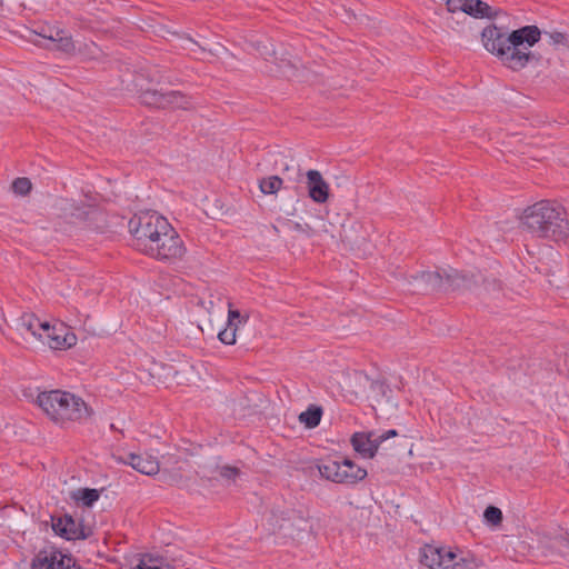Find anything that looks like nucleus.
<instances>
[{
  "mask_svg": "<svg viewBox=\"0 0 569 569\" xmlns=\"http://www.w3.org/2000/svg\"><path fill=\"white\" fill-rule=\"evenodd\" d=\"M133 246L142 253L158 260H176L186 248L174 228L156 211L136 213L128 222Z\"/></svg>",
  "mask_w": 569,
  "mask_h": 569,
  "instance_id": "1",
  "label": "nucleus"
},
{
  "mask_svg": "<svg viewBox=\"0 0 569 569\" xmlns=\"http://www.w3.org/2000/svg\"><path fill=\"white\" fill-rule=\"evenodd\" d=\"M481 38L489 52L499 57L509 69L519 71L536 60L529 49L539 42L541 31L537 26H525L507 34L503 28L492 24L482 30Z\"/></svg>",
  "mask_w": 569,
  "mask_h": 569,
  "instance_id": "2",
  "label": "nucleus"
},
{
  "mask_svg": "<svg viewBox=\"0 0 569 569\" xmlns=\"http://www.w3.org/2000/svg\"><path fill=\"white\" fill-rule=\"evenodd\" d=\"M521 224L533 237L553 242L569 238V220L563 206L551 200H540L527 207Z\"/></svg>",
  "mask_w": 569,
  "mask_h": 569,
  "instance_id": "3",
  "label": "nucleus"
},
{
  "mask_svg": "<svg viewBox=\"0 0 569 569\" xmlns=\"http://www.w3.org/2000/svg\"><path fill=\"white\" fill-rule=\"evenodd\" d=\"M37 403L53 422L61 426L69 421H82L91 415V409L80 397L58 389L40 392Z\"/></svg>",
  "mask_w": 569,
  "mask_h": 569,
  "instance_id": "4",
  "label": "nucleus"
},
{
  "mask_svg": "<svg viewBox=\"0 0 569 569\" xmlns=\"http://www.w3.org/2000/svg\"><path fill=\"white\" fill-rule=\"evenodd\" d=\"M420 562L430 569H473L481 565V561L470 552H456L450 548L433 545L421 548Z\"/></svg>",
  "mask_w": 569,
  "mask_h": 569,
  "instance_id": "5",
  "label": "nucleus"
},
{
  "mask_svg": "<svg viewBox=\"0 0 569 569\" xmlns=\"http://www.w3.org/2000/svg\"><path fill=\"white\" fill-rule=\"evenodd\" d=\"M51 527L56 535L66 540H84L91 535L90 528L69 513L51 516Z\"/></svg>",
  "mask_w": 569,
  "mask_h": 569,
  "instance_id": "6",
  "label": "nucleus"
},
{
  "mask_svg": "<svg viewBox=\"0 0 569 569\" xmlns=\"http://www.w3.org/2000/svg\"><path fill=\"white\" fill-rule=\"evenodd\" d=\"M410 291L412 293L428 295L443 289L442 269L436 271H420L410 276Z\"/></svg>",
  "mask_w": 569,
  "mask_h": 569,
  "instance_id": "7",
  "label": "nucleus"
},
{
  "mask_svg": "<svg viewBox=\"0 0 569 569\" xmlns=\"http://www.w3.org/2000/svg\"><path fill=\"white\" fill-rule=\"evenodd\" d=\"M539 548L545 557L552 560L563 559L569 563V537L568 533L543 536L539 540Z\"/></svg>",
  "mask_w": 569,
  "mask_h": 569,
  "instance_id": "8",
  "label": "nucleus"
},
{
  "mask_svg": "<svg viewBox=\"0 0 569 569\" xmlns=\"http://www.w3.org/2000/svg\"><path fill=\"white\" fill-rule=\"evenodd\" d=\"M306 187L309 198L319 204L328 201L330 188L320 171L311 169L306 172Z\"/></svg>",
  "mask_w": 569,
  "mask_h": 569,
  "instance_id": "9",
  "label": "nucleus"
},
{
  "mask_svg": "<svg viewBox=\"0 0 569 569\" xmlns=\"http://www.w3.org/2000/svg\"><path fill=\"white\" fill-rule=\"evenodd\" d=\"M118 461L131 466L134 470L147 476H153L160 470V462L152 456L127 452L118 457Z\"/></svg>",
  "mask_w": 569,
  "mask_h": 569,
  "instance_id": "10",
  "label": "nucleus"
},
{
  "mask_svg": "<svg viewBox=\"0 0 569 569\" xmlns=\"http://www.w3.org/2000/svg\"><path fill=\"white\" fill-rule=\"evenodd\" d=\"M443 289L442 291H456L470 289L477 283L473 274H469L451 267L442 269Z\"/></svg>",
  "mask_w": 569,
  "mask_h": 569,
  "instance_id": "11",
  "label": "nucleus"
},
{
  "mask_svg": "<svg viewBox=\"0 0 569 569\" xmlns=\"http://www.w3.org/2000/svg\"><path fill=\"white\" fill-rule=\"evenodd\" d=\"M309 519L308 512L303 510L287 509V517L283 518L287 527H283V535L295 538L300 532L307 531L310 528Z\"/></svg>",
  "mask_w": 569,
  "mask_h": 569,
  "instance_id": "12",
  "label": "nucleus"
},
{
  "mask_svg": "<svg viewBox=\"0 0 569 569\" xmlns=\"http://www.w3.org/2000/svg\"><path fill=\"white\" fill-rule=\"evenodd\" d=\"M351 445L363 458H373L378 451L379 442L373 432H356L351 437Z\"/></svg>",
  "mask_w": 569,
  "mask_h": 569,
  "instance_id": "13",
  "label": "nucleus"
},
{
  "mask_svg": "<svg viewBox=\"0 0 569 569\" xmlns=\"http://www.w3.org/2000/svg\"><path fill=\"white\" fill-rule=\"evenodd\" d=\"M44 341L51 349L61 350L74 346L77 338L74 333L69 332L67 328L60 325L59 327L54 326V333L47 335Z\"/></svg>",
  "mask_w": 569,
  "mask_h": 569,
  "instance_id": "14",
  "label": "nucleus"
},
{
  "mask_svg": "<svg viewBox=\"0 0 569 569\" xmlns=\"http://www.w3.org/2000/svg\"><path fill=\"white\" fill-rule=\"evenodd\" d=\"M341 483L356 485L367 477V470L357 466L352 460L343 458L341 460Z\"/></svg>",
  "mask_w": 569,
  "mask_h": 569,
  "instance_id": "15",
  "label": "nucleus"
},
{
  "mask_svg": "<svg viewBox=\"0 0 569 569\" xmlns=\"http://www.w3.org/2000/svg\"><path fill=\"white\" fill-rule=\"evenodd\" d=\"M463 12L476 19H491L498 14V10L481 0H467Z\"/></svg>",
  "mask_w": 569,
  "mask_h": 569,
  "instance_id": "16",
  "label": "nucleus"
},
{
  "mask_svg": "<svg viewBox=\"0 0 569 569\" xmlns=\"http://www.w3.org/2000/svg\"><path fill=\"white\" fill-rule=\"evenodd\" d=\"M192 106L191 97L178 90H170L163 92V109L177 108V109H190Z\"/></svg>",
  "mask_w": 569,
  "mask_h": 569,
  "instance_id": "17",
  "label": "nucleus"
},
{
  "mask_svg": "<svg viewBox=\"0 0 569 569\" xmlns=\"http://www.w3.org/2000/svg\"><path fill=\"white\" fill-rule=\"evenodd\" d=\"M92 204L83 203V202H69L63 208L64 216L69 217L71 222L84 224L86 220L89 217V209H91Z\"/></svg>",
  "mask_w": 569,
  "mask_h": 569,
  "instance_id": "18",
  "label": "nucleus"
},
{
  "mask_svg": "<svg viewBox=\"0 0 569 569\" xmlns=\"http://www.w3.org/2000/svg\"><path fill=\"white\" fill-rule=\"evenodd\" d=\"M83 226L91 231L104 232L108 227L106 212L97 206H91L89 217Z\"/></svg>",
  "mask_w": 569,
  "mask_h": 569,
  "instance_id": "19",
  "label": "nucleus"
},
{
  "mask_svg": "<svg viewBox=\"0 0 569 569\" xmlns=\"http://www.w3.org/2000/svg\"><path fill=\"white\" fill-rule=\"evenodd\" d=\"M322 478L332 482L341 483V460L327 459L318 465Z\"/></svg>",
  "mask_w": 569,
  "mask_h": 569,
  "instance_id": "20",
  "label": "nucleus"
},
{
  "mask_svg": "<svg viewBox=\"0 0 569 569\" xmlns=\"http://www.w3.org/2000/svg\"><path fill=\"white\" fill-rule=\"evenodd\" d=\"M323 410L320 406L310 405L306 411L299 415V421L308 429L319 426Z\"/></svg>",
  "mask_w": 569,
  "mask_h": 569,
  "instance_id": "21",
  "label": "nucleus"
},
{
  "mask_svg": "<svg viewBox=\"0 0 569 569\" xmlns=\"http://www.w3.org/2000/svg\"><path fill=\"white\" fill-rule=\"evenodd\" d=\"M287 517V509L286 510H279V509H272L268 513L266 518V526L267 530H269L271 533L282 532L283 533V527H287V523L283 521V518Z\"/></svg>",
  "mask_w": 569,
  "mask_h": 569,
  "instance_id": "22",
  "label": "nucleus"
},
{
  "mask_svg": "<svg viewBox=\"0 0 569 569\" xmlns=\"http://www.w3.org/2000/svg\"><path fill=\"white\" fill-rule=\"evenodd\" d=\"M40 319L33 313H24L19 319V330H26L38 339H42L43 335L39 332Z\"/></svg>",
  "mask_w": 569,
  "mask_h": 569,
  "instance_id": "23",
  "label": "nucleus"
},
{
  "mask_svg": "<svg viewBox=\"0 0 569 569\" xmlns=\"http://www.w3.org/2000/svg\"><path fill=\"white\" fill-rule=\"evenodd\" d=\"M140 100L148 107L163 109V91L147 89L140 93Z\"/></svg>",
  "mask_w": 569,
  "mask_h": 569,
  "instance_id": "24",
  "label": "nucleus"
},
{
  "mask_svg": "<svg viewBox=\"0 0 569 569\" xmlns=\"http://www.w3.org/2000/svg\"><path fill=\"white\" fill-rule=\"evenodd\" d=\"M283 180L278 176H270L259 181V188L264 194H274L280 190Z\"/></svg>",
  "mask_w": 569,
  "mask_h": 569,
  "instance_id": "25",
  "label": "nucleus"
},
{
  "mask_svg": "<svg viewBox=\"0 0 569 569\" xmlns=\"http://www.w3.org/2000/svg\"><path fill=\"white\" fill-rule=\"evenodd\" d=\"M73 498L86 507H91L100 498V491L91 488L79 489Z\"/></svg>",
  "mask_w": 569,
  "mask_h": 569,
  "instance_id": "26",
  "label": "nucleus"
},
{
  "mask_svg": "<svg viewBox=\"0 0 569 569\" xmlns=\"http://www.w3.org/2000/svg\"><path fill=\"white\" fill-rule=\"evenodd\" d=\"M483 518L492 526H499L503 520L502 511L496 506H488L485 509Z\"/></svg>",
  "mask_w": 569,
  "mask_h": 569,
  "instance_id": "27",
  "label": "nucleus"
},
{
  "mask_svg": "<svg viewBox=\"0 0 569 569\" xmlns=\"http://www.w3.org/2000/svg\"><path fill=\"white\" fill-rule=\"evenodd\" d=\"M249 319V316H242L239 310L232 308V303L228 302V323L229 326L238 325V327L242 323H246Z\"/></svg>",
  "mask_w": 569,
  "mask_h": 569,
  "instance_id": "28",
  "label": "nucleus"
},
{
  "mask_svg": "<svg viewBox=\"0 0 569 569\" xmlns=\"http://www.w3.org/2000/svg\"><path fill=\"white\" fill-rule=\"evenodd\" d=\"M238 325L229 326L218 333L219 340L224 345H234L237 337Z\"/></svg>",
  "mask_w": 569,
  "mask_h": 569,
  "instance_id": "29",
  "label": "nucleus"
},
{
  "mask_svg": "<svg viewBox=\"0 0 569 569\" xmlns=\"http://www.w3.org/2000/svg\"><path fill=\"white\" fill-rule=\"evenodd\" d=\"M54 47L58 50L68 54L73 53L76 51L74 41L72 40V37L69 33H67L62 38H59L58 41L54 43Z\"/></svg>",
  "mask_w": 569,
  "mask_h": 569,
  "instance_id": "30",
  "label": "nucleus"
},
{
  "mask_svg": "<svg viewBox=\"0 0 569 569\" xmlns=\"http://www.w3.org/2000/svg\"><path fill=\"white\" fill-rule=\"evenodd\" d=\"M31 181L28 178H17L12 182V190L14 193L20 196H26L31 190Z\"/></svg>",
  "mask_w": 569,
  "mask_h": 569,
  "instance_id": "31",
  "label": "nucleus"
},
{
  "mask_svg": "<svg viewBox=\"0 0 569 569\" xmlns=\"http://www.w3.org/2000/svg\"><path fill=\"white\" fill-rule=\"evenodd\" d=\"M68 32L61 28H42L41 32H39V36L43 37L44 39H48L53 44L58 41L59 38H62Z\"/></svg>",
  "mask_w": 569,
  "mask_h": 569,
  "instance_id": "32",
  "label": "nucleus"
},
{
  "mask_svg": "<svg viewBox=\"0 0 569 569\" xmlns=\"http://www.w3.org/2000/svg\"><path fill=\"white\" fill-rule=\"evenodd\" d=\"M545 36L549 38L551 44L568 46V37L566 33L560 31H545Z\"/></svg>",
  "mask_w": 569,
  "mask_h": 569,
  "instance_id": "33",
  "label": "nucleus"
},
{
  "mask_svg": "<svg viewBox=\"0 0 569 569\" xmlns=\"http://www.w3.org/2000/svg\"><path fill=\"white\" fill-rule=\"evenodd\" d=\"M239 473H240V470L237 467L229 466V465L219 467V475L222 478L233 480L239 476Z\"/></svg>",
  "mask_w": 569,
  "mask_h": 569,
  "instance_id": "34",
  "label": "nucleus"
},
{
  "mask_svg": "<svg viewBox=\"0 0 569 569\" xmlns=\"http://www.w3.org/2000/svg\"><path fill=\"white\" fill-rule=\"evenodd\" d=\"M133 569H176L174 567L170 566V565H156V563H152V561L150 560V563L146 562L144 560H141Z\"/></svg>",
  "mask_w": 569,
  "mask_h": 569,
  "instance_id": "35",
  "label": "nucleus"
},
{
  "mask_svg": "<svg viewBox=\"0 0 569 569\" xmlns=\"http://www.w3.org/2000/svg\"><path fill=\"white\" fill-rule=\"evenodd\" d=\"M467 0H447L446 6L449 12L465 11Z\"/></svg>",
  "mask_w": 569,
  "mask_h": 569,
  "instance_id": "36",
  "label": "nucleus"
},
{
  "mask_svg": "<svg viewBox=\"0 0 569 569\" xmlns=\"http://www.w3.org/2000/svg\"><path fill=\"white\" fill-rule=\"evenodd\" d=\"M39 332L43 335V338L40 340L44 341L47 339V335L54 333V326H51L48 321L40 320Z\"/></svg>",
  "mask_w": 569,
  "mask_h": 569,
  "instance_id": "37",
  "label": "nucleus"
},
{
  "mask_svg": "<svg viewBox=\"0 0 569 569\" xmlns=\"http://www.w3.org/2000/svg\"><path fill=\"white\" fill-rule=\"evenodd\" d=\"M397 436H398V431L396 429H389V430L385 431L383 433L376 436V437H377L379 446H380L383 441H386L390 438L397 437Z\"/></svg>",
  "mask_w": 569,
  "mask_h": 569,
  "instance_id": "38",
  "label": "nucleus"
},
{
  "mask_svg": "<svg viewBox=\"0 0 569 569\" xmlns=\"http://www.w3.org/2000/svg\"><path fill=\"white\" fill-rule=\"evenodd\" d=\"M164 463H178V459L173 455H168L167 457H163Z\"/></svg>",
  "mask_w": 569,
  "mask_h": 569,
  "instance_id": "39",
  "label": "nucleus"
},
{
  "mask_svg": "<svg viewBox=\"0 0 569 569\" xmlns=\"http://www.w3.org/2000/svg\"><path fill=\"white\" fill-rule=\"evenodd\" d=\"M161 81L168 82V83H170V84H173V83H174V81H173L170 77H167V78L161 77V78L159 79V82H161Z\"/></svg>",
  "mask_w": 569,
  "mask_h": 569,
  "instance_id": "40",
  "label": "nucleus"
}]
</instances>
